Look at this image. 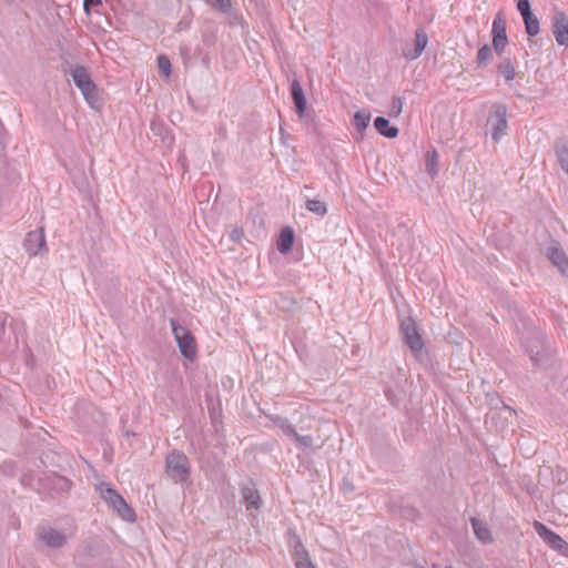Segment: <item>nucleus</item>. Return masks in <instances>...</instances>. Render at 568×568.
Returning a JSON list of instances; mask_svg holds the SVG:
<instances>
[{
    "label": "nucleus",
    "mask_w": 568,
    "mask_h": 568,
    "mask_svg": "<svg viewBox=\"0 0 568 568\" xmlns=\"http://www.w3.org/2000/svg\"><path fill=\"white\" fill-rule=\"evenodd\" d=\"M95 490L101 499L108 504L123 520L133 523L136 519L134 509L109 483L102 481L95 485Z\"/></svg>",
    "instance_id": "obj_1"
},
{
    "label": "nucleus",
    "mask_w": 568,
    "mask_h": 568,
    "mask_svg": "<svg viewBox=\"0 0 568 568\" xmlns=\"http://www.w3.org/2000/svg\"><path fill=\"white\" fill-rule=\"evenodd\" d=\"M74 84L91 106L99 102L98 88L83 65H71L69 71Z\"/></svg>",
    "instance_id": "obj_2"
},
{
    "label": "nucleus",
    "mask_w": 568,
    "mask_h": 568,
    "mask_svg": "<svg viewBox=\"0 0 568 568\" xmlns=\"http://www.w3.org/2000/svg\"><path fill=\"white\" fill-rule=\"evenodd\" d=\"M165 473L174 483H185L190 478V462L181 450H173L165 458Z\"/></svg>",
    "instance_id": "obj_3"
},
{
    "label": "nucleus",
    "mask_w": 568,
    "mask_h": 568,
    "mask_svg": "<svg viewBox=\"0 0 568 568\" xmlns=\"http://www.w3.org/2000/svg\"><path fill=\"white\" fill-rule=\"evenodd\" d=\"M400 332L404 343L409 347L414 356L418 361H422L424 341L416 322L412 317L403 320L400 323Z\"/></svg>",
    "instance_id": "obj_4"
},
{
    "label": "nucleus",
    "mask_w": 568,
    "mask_h": 568,
    "mask_svg": "<svg viewBox=\"0 0 568 568\" xmlns=\"http://www.w3.org/2000/svg\"><path fill=\"white\" fill-rule=\"evenodd\" d=\"M487 128L491 133V138L495 142H499L500 139L507 133V108L505 104H494L487 119Z\"/></svg>",
    "instance_id": "obj_5"
},
{
    "label": "nucleus",
    "mask_w": 568,
    "mask_h": 568,
    "mask_svg": "<svg viewBox=\"0 0 568 568\" xmlns=\"http://www.w3.org/2000/svg\"><path fill=\"white\" fill-rule=\"evenodd\" d=\"M171 326L181 354L190 361L194 359L196 344L193 335L174 320H171Z\"/></svg>",
    "instance_id": "obj_6"
},
{
    "label": "nucleus",
    "mask_w": 568,
    "mask_h": 568,
    "mask_svg": "<svg viewBox=\"0 0 568 568\" xmlns=\"http://www.w3.org/2000/svg\"><path fill=\"white\" fill-rule=\"evenodd\" d=\"M71 480L55 473L39 478V489L48 491L51 497L68 493L71 488Z\"/></svg>",
    "instance_id": "obj_7"
},
{
    "label": "nucleus",
    "mask_w": 568,
    "mask_h": 568,
    "mask_svg": "<svg viewBox=\"0 0 568 568\" xmlns=\"http://www.w3.org/2000/svg\"><path fill=\"white\" fill-rule=\"evenodd\" d=\"M23 246L30 256L45 254L48 252V247L44 229L39 227L38 230L28 232L23 241Z\"/></svg>",
    "instance_id": "obj_8"
},
{
    "label": "nucleus",
    "mask_w": 568,
    "mask_h": 568,
    "mask_svg": "<svg viewBox=\"0 0 568 568\" xmlns=\"http://www.w3.org/2000/svg\"><path fill=\"white\" fill-rule=\"evenodd\" d=\"M36 535L37 539L49 548H62L68 541V537L63 531L49 526L39 527Z\"/></svg>",
    "instance_id": "obj_9"
},
{
    "label": "nucleus",
    "mask_w": 568,
    "mask_h": 568,
    "mask_svg": "<svg viewBox=\"0 0 568 568\" xmlns=\"http://www.w3.org/2000/svg\"><path fill=\"white\" fill-rule=\"evenodd\" d=\"M534 527L549 547L564 556L568 555V544L559 535L539 521H535Z\"/></svg>",
    "instance_id": "obj_10"
},
{
    "label": "nucleus",
    "mask_w": 568,
    "mask_h": 568,
    "mask_svg": "<svg viewBox=\"0 0 568 568\" xmlns=\"http://www.w3.org/2000/svg\"><path fill=\"white\" fill-rule=\"evenodd\" d=\"M291 94L298 118L306 123L311 122L313 118L306 110V99L304 97L303 88L296 79L291 83Z\"/></svg>",
    "instance_id": "obj_11"
},
{
    "label": "nucleus",
    "mask_w": 568,
    "mask_h": 568,
    "mask_svg": "<svg viewBox=\"0 0 568 568\" xmlns=\"http://www.w3.org/2000/svg\"><path fill=\"white\" fill-rule=\"evenodd\" d=\"M546 255L552 265L568 277V256L557 243H552L546 248Z\"/></svg>",
    "instance_id": "obj_12"
},
{
    "label": "nucleus",
    "mask_w": 568,
    "mask_h": 568,
    "mask_svg": "<svg viewBox=\"0 0 568 568\" xmlns=\"http://www.w3.org/2000/svg\"><path fill=\"white\" fill-rule=\"evenodd\" d=\"M552 32L559 45H568V17L561 11L554 14Z\"/></svg>",
    "instance_id": "obj_13"
},
{
    "label": "nucleus",
    "mask_w": 568,
    "mask_h": 568,
    "mask_svg": "<svg viewBox=\"0 0 568 568\" xmlns=\"http://www.w3.org/2000/svg\"><path fill=\"white\" fill-rule=\"evenodd\" d=\"M493 45L496 52L500 53L507 44V34L504 20L497 16L493 21Z\"/></svg>",
    "instance_id": "obj_14"
},
{
    "label": "nucleus",
    "mask_w": 568,
    "mask_h": 568,
    "mask_svg": "<svg viewBox=\"0 0 568 568\" xmlns=\"http://www.w3.org/2000/svg\"><path fill=\"white\" fill-rule=\"evenodd\" d=\"M292 557L296 568H314L310 560L308 552L306 551L300 539H296L294 541Z\"/></svg>",
    "instance_id": "obj_15"
},
{
    "label": "nucleus",
    "mask_w": 568,
    "mask_h": 568,
    "mask_svg": "<svg viewBox=\"0 0 568 568\" xmlns=\"http://www.w3.org/2000/svg\"><path fill=\"white\" fill-rule=\"evenodd\" d=\"M425 48L426 37L424 36V31L420 29L416 31V41L414 47L412 48L410 44H406L403 48V54L405 58L413 60L419 57Z\"/></svg>",
    "instance_id": "obj_16"
},
{
    "label": "nucleus",
    "mask_w": 568,
    "mask_h": 568,
    "mask_svg": "<svg viewBox=\"0 0 568 568\" xmlns=\"http://www.w3.org/2000/svg\"><path fill=\"white\" fill-rule=\"evenodd\" d=\"M295 234L292 227L285 226L281 230L278 235L276 247L280 253H288L294 245Z\"/></svg>",
    "instance_id": "obj_17"
},
{
    "label": "nucleus",
    "mask_w": 568,
    "mask_h": 568,
    "mask_svg": "<svg viewBox=\"0 0 568 568\" xmlns=\"http://www.w3.org/2000/svg\"><path fill=\"white\" fill-rule=\"evenodd\" d=\"M241 494L247 509H258L261 507L260 494L252 483L244 485L241 488Z\"/></svg>",
    "instance_id": "obj_18"
},
{
    "label": "nucleus",
    "mask_w": 568,
    "mask_h": 568,
    "mask_svg": "<svg viewBox=\"0 0 568 568\" xmlns=\"http://www.w3.org/2000/svg\"><path fill=\"white\" fill-rule=\"evenodd\" d=\"M371 121V114L369 112H366L364 110L357 111L352 120V124L355 128L357 134L355 139L357 141L363 140L364 138V131L367 129Z\"/></svg>",
    "instance_id": "obj_19"
},
{
    "label": "nucleus",
    "mask_w": 568,
    "mask_h": 568,
    "mask_svg": "<svg viewBox=\"0 0 568 568\" xmlns=\"http://www.w3.org/2000/svg\"><path fill=\"white\" fill-rule=\"evenodd\" d=\"M375 130L383 136L388 139H395L398 135V128L392 125L389 120L384 116H377L374 120Z\"/></svg>",
    "instance_id": "obj_20"
},
{
    "label": "nucleus",
    "mask_w": 568,
    "mask_h": 568,
    "mask_svg": "<svg viewBox=\"0 0 568 568\" xmlns=\"http://www.w3.org/2000/svg\"><path fill=\"white\" fill-rule=\"evenodd\" d=\"M471 526L476 537L483 544H490L493 541L491 531L486 523L477 518H471Z\"/></svg>",
    "instance_id": "obj_21"
},
{
    "label": "nucleus",
    "mask_w": 568,
    "mask_h": 568,
    "mask_svg": "<svg viewBox=\"0 0 568 568\" xmlns=\"http://www.w3.org/2000/svg\"><path fill=\"white\" fill-rule=\"evenodd\" d=\"M526 348L532 365L541 366L545 358V351L541 343L537 341L536 345H527Z\"/></svg>",
    "instance_id": "obj_22"
},
{
    "label": "nucleus",
    "mask_w": 568,
    "mask_h": 568,
    "mask_svg": "<svg viewBox=\"0 0 568 568\" xmlns=\"http://www.w3.org/2000/svg\"><path fill=\"white\" fill-rule=\"evenodd\" d=\"M556 154L561 169L568 174V142L560 141L556 144Z\"/></svg>",
    "instance_id": "obj_23"
},
{
    "label": "nucleus",
    "mask_w": 568,
    "mask_h": 568,
    "mask_svg": "<svg viewBox=\"0 0 568 568\" xmlns=\"http://www.w3.org/2000/svg\"><path fill=\"white\" fill-rule=\"evenodd\" d=\"M498 72L505 78L506 82H510L516 77L515 67L509 59L504 60L497 67Z\"/></svg>",
    "instance_id": "obj_24"
},
{
    "label": "nucleus",
    "mask_w": 568,
    "mask_h": 568,
    "mask_svg": "<svg viewBox=\"0 0 568 568\" xmlns=\"http://www.w3.org/2000/svg\"><path fill=\"white\" fill-rule=\"evenodd\" d=\"M305 207L307 211L318 216H324L327 213L326 204L323 201L316 199L307 200L305 203Z\"/></svg>",
    "instance_id": "obj_25"
},
{
    "label": "nucleus",
    "mask_w": 568,
    "mask_h": 568,
    "mask_svg": "<svg viewBox=\"0 0 568 568\" xmlns=\"http://www.w3.org/2000/svg\"><path fill=\"white\" fill-rule=\"evenodd\" d=\"M274 424L281 428V430L286 435V436H291L293 437L294 435H296V429L295 427L290 423L288 419L284 418V417H280V416H276L274 419H273Z\"/></svg>",
    "instance_id": "obj_26"
},
{
    "label": "nucleus",
    "mask_w": 568,
    "mask_h": 568,
    "mask_svg": "<svg viewBox=\"0 0 568 568\" xmlns=\"http://www.w3.org/2000/svg\"><path fill=\"white\" fill-rule=\"evenodd\" d=\"M205 2L214 10L221 13H230L232 10L231 0H205Z\"/></svg>",
    "instance_id": "obj_27"
},
{
    "label": "nucleus",
    "mask_w": 568,
    "mask_h": 568,
    "mask_svg": "<svg viewBox=\"0 0 568 568\" xmlns=\"http://www.w3.org/2000/svg\"><path fill=\"white\" fill-rule=\"evenodd\" d=\"M525 22L526 32L530 37H535L539 32V21L538 19L530 14L528 17L523 18Z\"/></svg>",
    "instance_id": "obj_28"
},
{
    "label": "nucleus",
    "mask_w": 568,
    "mask_h": 568,
    "mask_svg": "<svg viewBox=\"0 0 568 568\" xmlns=\"http://www.w3.org/2000/svg\"><path fill=\"white\" fill-rule=\"evenodd\" d=\"M158 69L161 74L165 78L171 75V61L165 54H160L158 57Z\"/></svg>",
    "instance_id": "obj_29"
},
{
    "label": "nucleus",
    "mask_w": 568,
    "mask_h": 568,
    "mask_svg": "<svg viewBox=\"0 0 568 568\" xmlns=\"http://www.w3.org/2000/svg\"><path fill=\"white\" fill-rule=\"evenodd\" d=\"M404 101L400 97H394L388 108V115L397 118L403 110Z\"/></svg>",
    "instance_id": "obj_30"
},
{
    "label": "nucleus",
    "mask_w": 568,
    "mask_h": 568,
    "mask_svg": "<svg viewBox=\"0 0 568 568\" xmlns=\"http://www.w3.org/2000/svg\"><path fill=\"white\" fill-rule=\"evenodd\" d=\"M293 438L298 448L305 449V448H312V446H313V437L310 435H300L296 432V435H294Z\"/></svg>",
    "instance_id": "obj_31"
},
{
    "label": "nucleus",
    "mask_w": 568,
    "mask_h": 568,
    "mask_svg": "<svg viewBox=\"0 0 568 568\" xmlns=\"http://www.w3.org/2000/svg\"><path fill=\"white\" fill-rule=\"evenodd\" d=\"M491 58V50L488 45H483L477 52V60L479 63H485Z\"/></svg>",
    "instance_id": "obj_32"
},
{
    "label": "nucleus",
    "mask_w": 568,
    "mask_h": 568,
    "mask_svg": "<svg viewBox=\"0 0 568 568\" xmlns=\"http://www.w3.org/2000/svg\"><path fill=\"white\" fill-rule=\"evenodd\" d=\"M6 344V320L0 318V353H4L7 351Z\"/></svg>",
    "instance_id": "obj_33"
},
{
    "label": "nucleus",
    "mask_w": 568,
    "mask_h": 568,
    "mask_svg": "<svg viewBox=\"0 0 568 568\" xmlns=\"http://www.w3.org/2000/svg\"><path fill=\"white\" fill-rule=\"evenodd\" d=\"M517 9L520 12V14L523 16V18L532 14L531 10H530L529 0H518Z\"/></svg>",
    "instance_id": "obj_34"
},
{
    "label": "nucleus",
    "mask_w": 568,
    "mask_h": 568,
    "mask_svg": "<svg viewBox=\"0 0 568 568\" xmlns=\"http://www.w3.org/2000/svg\"><path fill=\"white\" fill-rule=\"evenodd\" d=\"M244 236V231L242 227H234L231 233H230V239L233 241V242H240L242 240V237Z\"/></svg>",
    "instance_id": "obj_35"
},
{
    "label": "nucleus",
    "mask_w": 568,
    "mask_h": 568,
    "mask_svg": "<svg viewBox=\"0 0 568 568\" xmlns=\"http://www.w3.org/2000/svg\"><path fill=\"white\" fill-rule=\"evenodd\" d=\"M102 3L101 0H84L83 1V9L84 11L89 14L90 13V9L93 8V7H98Z\"/></svg>",
    "instance_id": "obj_36"
},
{
    "label": "nucleus",
    "mask_w": 568,
    "mask_h": 568,
    "mask_svg": "<svg viewBox=\"0 0 568 568\" xmlns=\"http://www.w3.org/2000/svg\"><path fill=\"white\" fill-rule=\"evenodd\" d=\"M9 4H13L17 2V0H6Z\"/></svg>",
    "instance_id": "obj_37"
}]
</instances>
